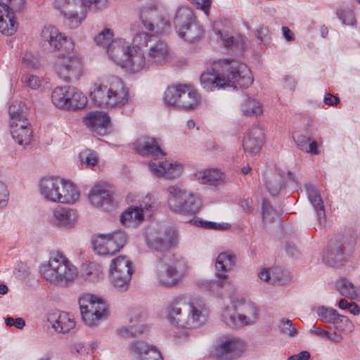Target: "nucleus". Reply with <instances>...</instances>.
I'll use <instances>...</instances> for the list:
<instances>
[{"label":"nucleus","mask_w":360,"mask_h":360,"mask_svg":"<svg viewBox=\"0 0 360 360\" xmlns=\"http://www.w3.org/2000/svg\"><path fill=\"white\" fill-rule=\"evenodd\" d=\"M202 88L207 91L225 89L227 87L247 89L253 82L249 68L243 63L229 59L214 63L211 72L201 74L200 77Z\"/></svg>","instance_id":"obj_1"},{"label":"nucleus","mask_w":360,"mask_h":360,"mask_svg":"<svg viewBox=\"0 0 360 360\" xmlns=\"http://www.w3.org/2000/svg\"><path fill=\"white\" fill-rule=\"evenodd\" d=\"M133 149L141 156L153 159L148 162V167L155 176L172 179L181 175L183 169L181 164L161 160L165 158L166 153L161 149L158 139L141 136L134 143Z\"/></svg>","instance_id":"obj_2"},{"label":"nucleus","mask_w":360,"mask_h":360,"mask_svg":"<svg viewBox=\"0 0 360 360\" xmlns=\"http://www.w3.org/2000/svg\"><path fill=\"white\" fill-rule=\"evenodd\" d=\"M166 313L169 323L176 327L186 328L191 324L197 326L207 321V310L203 302L193 300L188 303L181 295L168 302Z\"/></svg>","instance_id":"obj_3"},{"label":"nucleus","mask_w":360,"mask_h":360,"mask_svg":"<svg viewBox=\"0 0 360 360\" xmlns=\"http://www.w3.org/2000/svg\"><path fill=\"white\" fill-rule=\"evenodd\" d=\"M357 236L356 229H347L342 234L331 239L323 252V262L333 268L345 265L352 254Z\"/></svg>","instance_id":"obj_4"},{"label":"nucleus","mask_w":360,"mask_h":360,"mask_svg":"<svg viewBox=\"0 0 360 360\" xmlns=\"http://www.w3.org/2000/svg\"><path fill=\"white\" fill-rule=\"evenodd\" d=\"M39 192L45 200L52 202H76L80 197V192L72 181L53 176L41 179Z\"/></svg>","instance_id":"obj_5"},{"label":"nucleus","mask_w":360,"mask_h":360,"mask_svg":"<svg viewBox=\"0 0 360 360\" xmlns=\"http://www.w3.org/2000/svg\"><path fill=\"white\" fill-rule=\"evenodd\" d=\"M43 278L57 285L68 286L77 276V268L62 254L51 257L49 263L40 266Z\"/></svg>","instance_id":"obj_6"},{"label":"nucleus","mask_w":360,"mask_h":360,"mask_svg":"<svg viewBox=\"0 0 360 360\" xmlns=\"http://www.w3.org/2000/svg\"><path fill=\"white\" fill-rule=\"evenodd\" d=\"M186 262L178 258L172 252H167L163 257H158L156 266V276L159 283L165 287H173L179 283L182 278V271Z\"/></svg>","instance_id":"obj_7"},{"label":"nucleus","mask_w":360,"mask_h":360,"mask_svg":"<svg viewBox=\"0 0 360 360\" xmlns=\"http://www.w3.org/2000/svg\"><path fill=\"white\" fill-rule=\"evenodd\" d=\"M174 24L179 36L186 41L193 43L204 35L202 25L197 20L193 11L188 6H181L176 12Z\"/></svg>","instance_id":"obj_8"},{"label":"nucleus","mask_w":360,"mask_h":360,"mask_svg":"<svg viewBox=\"0 0 360 360\" xmlns=\"http://www.w3.org/2000/svg\"><path fill=\"white\" fill-rule=\"evenodd\" d=\"M53 68L58 77L67 83L77 81L84 73L81 58L75 54L71 55V51L60 53Z\"/></svg>","instance_id":"obj_9"},{"label":"nucleus","mask_w":360,"mask_h":360,"mask_svg":"<svg viewBox=\"0 0 360 360\" xmlns=\"http://www.w3.org/2000/svg\"><path fill=\"white\" fill-rule=\"evenodd\" d=\"M109 271L115 288L120 292L127 290L134 273L131 261L125 256H119L111 261Z\"/></svg>","instance_id":"obj_10"},{"label":"nucleus","mask_w":360,"mask_h":360,"mask_svg":"<svg viewBox=\"0 0 360 360\" xmlns=\"http://www.w3.org/2000/svg\"><path fill=\"white\" fill-rule=\"evenodd\" d=\"M41 44L51 51H72L75 44L70 38L63 35L58 29L52 25L45 26L41 32Z\"/></svg>","instance_id":"obj_11"},{"label":"nucleus","mask_w":360,"mask_h":360,"mask_svg":"<svg viewBox=\"0 0 360 360\" xmlns=\"http://www.w3.org/2000/svg\"><path fill=\"white\" fill-rule=\"evenodd\" d=\"M83 122L91 131L100 136L106 135L112 130L110 117L103 112H89L83 118Z\"/></svg>","instance_id":"obj_12"},{"label":"nucleus","mask_w":360,"mask_h":360,"mask_svg":"<svg viewBox=\"0 0 360 360\" xmlns=\"http://www.w3.org/2000/svg\"><path fill=\"white\" fill-rule=\"evenodd\" d=\"M243 314L224 316L226 323L231 328H239L255 321L257 319V309L252 302L244 303L242 307Z\"/></svg>","instance_id":"obj_13"},{"label":"nucleus","mask_w":360,"mask_h":360,"mask_svg":"<svg viewBox=\"0 0 360 360\" xmlns=\"http://www.w3.org/2000/svg\"><path fill=\"white\" fill-rule=\"evenodd\" d=\"M264 141V130L259 125L252 126L243 138L244 151L250 155H255L259 152Z\"/></svg>","instance_id":"obj_14"},{"label":"nucleus","mask_w":360,"mask_h":360,"mask_svg":"<svg viewBox=\"0 0 360 360\" xmlns=\"http://www.w3.org/2000/svg\"><path fill=\"white\" fill-rule=\"evenodd\" d=\"M243 347L242 342L236 339H229L217 347L214 354L219 360H233L240 355Z\"/></svg>","instance_id":"obj_15"},{"label":"nucleus","mask_w":360,"mask_h":360,"mask_svg":"<svg viewBox=\"0 0 360 360\" xmlns=\"http://www.w3.org/2000/svg\"><path fill=\"white\" fill-rule=\"evenodd\" d=\"M18 23L15 15L9 10L4 0L0 1V32L6 36L13 35L18 30Z\"/></svg>","instance_id":"obj_16"},{"label":"nucleus","mask_w":360,"mask_h":360,"mask_svg":"<svg viewBox=\"0 0 360 360\" xmlns=\"http://www.w3.org/2000/svg\"><path fill=\"white\" fill-rule=\"evenodd\" d=\"M108 107L114 108L125 105L129 100V91L123 82L117 79L110 86Z\"/></svg>","instance_id":"obj_17"},{"label":"nucleus","mask_w":360,"mask_h":360,"mask_svg":"<svg viewBox=\"0 0 360 360\" xmlns=\"http://www.w3.org/2000/svg\"><path fill=\"white\" fill-rule=\"evenodd\" d=\"M107 248H100L99 250L107 252V255H112L119 252L127 241V235L123 230L118 229L112 233L105 234Z\"/></svg>","instance_id":"obj_18"},{"label":"nucleus","mask_w":360,"mask_h":360,"mask_svg":"<svg viewBox=\"0 0 360 360\" xmlns=\"http://www.w3.org/2000/svg\"><path fill=\"white\" fill-rule=\"evenodd\" d=\"M113 194L114 191L110 184L99 182L91 188L88 198L90 202H113Z\"/></svg>","instance_id":"obj_19"},{"label":"nucleus","mask_w":360,"mask_h":360,"mask_svg":"<svg viewBox=\"0 0 360 360\" xmlns=\"http://www.w3.org/2000/svg\"><path fill=\"white\" fill-rule=\"evenodd\" d=\"M47 320L56 331L58 333H68L75 326L74 319L65 312L57 311L49 314Z\"/></svg>","instance_id":"obj_20"},{"label":"nucleus","mask_w":360,"mask_h":360,"mask_svg":"<svg viewBox=\"0 0 360 360\" xmlns=\"http://www.w3.org/2000/svg\"><path fill=\"white\" fill-rule=\"evenodd\" d=\"M10 130L13 139L19 145H28L33 136V131L30 122L10 124Z\"/></svg>","instance_id":"obj_21"},{"label":"nucleus","mask_w":360,"mask_h":360,"mask_svg":"<svg viewBox=\"0 0 360 360\" xmlns=\"http://www.w3.org/2000/svg\"><path fill=\"white\" fill-rule=\"evenodd\" d=\"M145 64L144 53L139 46L137 49L134 47V49H130L121 67L130 73H136L144 68Z\"/></svg>","instance_id":"obj_22"},{"label":"nucleus","mask_w":360,"mask_h":360,"mask_svg":"<svg viewBox=\"0 0 360 360\" xmlns=\"http://www.w3.org/2000/svg\"><path fill=\"white\" fill-rule=\"evenodd\" d=\"M200 101V95L192 86L188 84V88L184 89L180 95L177 108L186 112L191 111L196 108Z\"/></svg>","instance_id":"obj_23"},{"label":"nucleus","mask_w":360,"mask_h":360,"mask_svg":"<svg viewBox=\"0 0 360 360\" xmlns=\"http://www.w3.org/2000/svg\"><path fill=\"white\" fill-rule=\"evenodd\" d=\"M131 348L138 355V360H163L160 352L153 345L143 341L132 342Z\"/></svg>","instance_id":"obj_24"},{"label":"nucleus","mask_w":360,"mask_h":360,"mask_svg":"<svg viewBox=\"0 0 360 360\" xmlns=\"http://www.w3.org/2000/svg\"><path fill=\"white\" fill-rule=\"evenodd\" d=\"M130 49L124 41L117 39L111 41L107 47V52L112 60L122 66Z\"/></svg>","instance_id":"obj_25"},{"label":"nucleus","mask_w":360,"mask_h":360,"mask_svg":"<svg viewBox=\"0 0 360 360\" xmlns=\"http://www.w3.org/2000/svg\"><path fill=\"white\" fill-rule=\"evenodd\" d=\"M76 220V212L70 208L58 206L53 212V222L57 226L70 228Z\"/></svg>","instance_id":"obj_26"},{"label":"nucleus","mask_w":360,"mask_h":360,"mask_svg":"<svg viewBox=\"0 0 360 360\" xmlns=\"http://www.w3.org/2000/svg\"><path fill=\"white\" fill-rule=\"evenodd\" d=\"M217 35L220 38L224 47L231 49L236 54H241L245 49V39L240 34L233 36L227 32L218 31Z\"/></svg>","instance_id":"obj_27"},{"label":"nucleus","mask_w":360,"mask_h":360,"mask_svg":"<svg viewBox=\"0 0 360 360\" xmlns=\"http://www.w3.org/2000/svg\"><path fill=\"white\" fill-rule=\"evenodd\" d=\"M169 47L163 41L159 40L150 47L149 58L158 65H163L168 60Z\"/></svg>","instance_id":"obj_28"},{"label":"nucleus","mask_w":360,"mask_h":360,"mask_svg":"<svg viewBox=\"0 0 360 360\" xmlns=\"http://www.w3.org/2000/svg\"><path fill=\"white\" fill-rule=\"evenodd\" d=\"M110 87L106 85L95 84L89 96L94 104L100 108L108 107Z\"/></svg>","instance_id":"obj_29"},{"label":"nucleus","mask_w":360,"mask_h":360,"mask_svg":"<svg viewBox=\"0 0 360 360\" xmlns=\"http://www.w3.org/2000/svg\"><path fill=\"white\" fill-rule=\"evenodd\" d=\"M28 109L25 103L19 101L13 102L8 108L10 115V124H15L17 122L26 123L27 119Z\"/></svg>","instance_id":"obj_30"},{"label":"nucleus","mask_w":360,"mask_h":360,"mask_svg":"<svg viewBox=\"0 0 360 360\" xmlns=\"http://www.w3.org/2000/svg\"><path fill=\"white\" fill-rule=\"evenodd\" d=\"M69 98L65 110L77 111L84 108L87 104V98L82 92L72 86L69 91Z\"/></svg>","instance_id":"obj_31"},{"label":"nucleus","mask_w":360,"mask_h":360,"mask_svg":"<svg viewBox=\"0 0 360 360\" xmlns=\"http://www.w3.org/2000/svg\"><path fill=\"white\" fill-rule=\"evenodd\" d=\"M88 311L89 315H92L93 323L88 325L89 326H96L98 321L107 316V308L105 303L102 301L101 299L98 298L94 295V299L92 300V303L89 305Z\"/></svg>","instance_id":"obj_32"},{"label":"nucleus","mask_w":360,"mask_h":360,"mask_svg":"<svg viewBox=\"0 0 360 360\" xmlns=\"http://www.w3.org/2000/svg\"><path fill=\"white\" fill-rule=\"evenodd\" d=\"M188 88V84H176L169 86L166 89L163 100L167 107H174L177 108V104L179 103L180 95L184 89Z\"/></svg>","instance_id":"obj_33"},{"label":"nucleus","mask_w":360,"mask_h":360,"mask_svg":"<svg viewBox=\"0 0 360 360\" xmlns=\"http://www.w3.org/2000/svg\"><path fill=\"white\" fill-rule=\"evenodd\" d=\"M198 178L203 184L217 186L224 181V174L218 169H209L200 172Z\"/></svg>","instance_id":"obj_34"},{"label":"nucleus","mask_w":360,"mask_h":360,"mask_svg":"<svg viewBox=\"0 0 360 360\" xmlns=\"http://www.w3.org/2000/svg\"><path fill=\"white\" fill-rule=\"evenodd\" d=\"M71 86H57L51 94V101L56 107L65 110L67 106Z\"/></svg>","instance_id":"obj_35"},{"label":"nucleus","mask_w":360,"mask_h":360,"mask_svg":"<svg viewBox=\"0 0 360 360\" xmlns=\"http://www.w3.org/2000/svg\"><path fill=\"white\" fill-rule=\"evenodd\" d=\"M144 219L143 209L139 207H129L120 215L121 224L126 226L131 222L142 221Z\"/></svg>","instance_id":"obj_36"},{"label":"nucleus","mask_w":360,"mask_h":360,"mask_svg":"<svg viewBox=\"0 0 360 360\" xmlns=\"http://www.w3.org/2000/svg\"><path fill=\"white\" fill-rule=\"evenodd\" d=\"M236 257L229 252H223L219 254L215 262L217 271L227 272L235 265Z\"/></svg>","instance_id":"obj_37"},{"label":"nucleus","mask_w":360,"mask_h":360,"mask_svg":"<svg viewBox=\"0 0 360 360\" xmlns=\"http://www.w3.org/2000/svg\"><path fill=\"white\" fill-rule=\"evenodd\" d=\"M94 295L86 294L80 297L78 301L82 319L86 325H91L93 323L92 315H89L90 314L88 311V309L89 305L92 303V300H94Z\"/></svg>","instance_id":"obj_38"},{"label":"nucleus","mask_w":360,"mask_h":360,"mask_svg":"<svg viewBox=\"0 0 360 360\" xmlns=\"http://www.w3.org/2000/svg\"><path fill=\"white\" fill-rule=\"evenodd\" d=\"M265 185L269 193L276 196L283 187V178L280 174L274 172L266 178Z\"/></svg>","instance_id":"obj_39"},{"label":"nucleus","mask_w":360,"mask_h":360,"mask_svg":"<svg viewBox=\"0 0 360 360\" xmlns=\"http://www.w3.org/2000/svg\"><path fill=\"white\" fill-rule=\"evenodd\" d=\"M262 204V217L264 223L271 222L276 217H278L283 214V209L281 205L275 204Z\"/></svg>","instance_id":"obj_40"},{"label":"nucleus","mask_w":360,"mask_h":360,"mask_svg":"<svg viewBox=\"0 0 360 360\" xmlns=\"http://www.w3.org/2000/svg\"><path fill=\"white\" fill-rule=\"evenodd\" d=\"M337 290L344 297L350 299L356 298V290L354 284L345 278H340L335 282Z\"/></svg>","instance_id":"obj_41"},{"label":"nucleus","mask_w":360,"mask_h":360,"mask_svg":"<svg viewBox=\"0 0 360 360\" xmlns=\"http://www.w3.org/2000/svg\"><path fill=\"white\" fill-rule=\"evenodd\" d=\"M56 4L58 6L63 5V8H61V14L71 22H75L77 26L84 19L85 15L80 18L78 16L77 11L69 9V6H70V1L69 0H56Z\"/></svg>","instance_id":"obj_42"},{"label":"nucleus","mask_w":360,"mask_h":360,"mask_svg":"<svg viewBox=\"0 0 360 360\" xmlns=\"http://www.w3.org/2000/svg\"><path fill=\"white\" fill-rule=\"evenodd\" d=\"M335 329L340 333L349 334L354 329V326L350 319L344 315L338 314L333 323Z\"/></svg>","instance_id":"obj_43"},{"label":"nucleus","mask_w":360,"mask_h":360,"mask_svg":"<svg viewBox=\"0 0 360 360\" xmlns=\"http://www.w3.org/2000/svg\"><path fill=\"white\" fill-rule=\"evenodd\" d=\"M169 209L174 213L183 216H192L195 214L200 207L196 204H169Z\"/></svg>","instance_id":"obj_44"},{"label":"nucleus","mask_w":360,"mask_h":360,"mask_svg":"<svg viewBox=\"0 0 360 360\" xmlns=\"http://www.w3.org/2000/svg\"><path fill=\"white\" fill-rule=\"evenodd\" d=\"M85 11L96 13L107 8L108 0H79Z\"/></svg>","instance_id":"obj_45"},{"label":"nucleus","mask_w":360,"mask_h":360,"mask_svg":"<svg viewBox=\"0 0 360 360\" xmlns=\"http://www.w3.org/2000/svg\"><path fill=\"white\" fill-rule=\"evenodd\" d=\"M316 313L319 318L324 323H333L338 315V311L331 307L319 306L316 309Z\"/></svg>","instance_id":"obj_46"},{"label":"nucleus","mask_w":360,"mask_h":360,"mask_svg":"<svg viewBox=\"0 0 360 360\" xmlns=\"http://www.w3.org/2000/svg\"><path fill=\"white\" fill-rule=\"evenodd\" d=\"M241 110L245 115H258L262 114V108L256 100L248 98L241 105Z\"/></svg>","instance_id":"obj_47"},{"label":"nucleus","mask_w":360,"mask_h":360,"mask_svg":"<svg viewBox=\"0 0 360 360\" xmlns=\"http://www.w3.org/2000/svg\"><path fill=\"white\" fill-rule=\"evenodd\" d=\"M311 133L309 130L306 129L304 131H295L292 133V138L297 148L301 150H307V146L311 141Z\"/></svg>","instance_id":"obj_48"},{"label":"nucleus","mask_w":360,"mask_h":360,"mask_svg":"<svg viewBox=\"0 0 360 360\" xmlns=\"http://www.w3.org/2000/svg\"><path fill=\"white\" fill-rule=\"evenodd\" d=\"M147 243L150 248L161 253L160 257H163L167 252H171L166 240L161 237L157 236L153 239H148Z\"/></svg>","instance_id":"obj_49"},{"label":"nucleus","mask_w":360,"mask_h":360,"mask_svg":"<svg viewBox=\"0 0 360 360\" xmlns=\"http://www.w3.org/2000/svg\"><path fill=\"white\" fill-rule=\"evenodd\" d=\"M314 210L316 213L317 219L321 225L326 226V219L331 209V204H312Z\"/></svg>","instance_id":"obj_50"},{"label":"nucleus","mask_w":360,"mask_h":360,"mask_svg":"<svg viewBox=\"0 0 360 360\" xmlns=\"http://www.w3.org/2000/svg\"><path fill=\"white\" fill-rule=\"evenodd\" d=\"M146 327L143 326H132L130 327H122L117 330L119 335L124 338H134L139 334L144 333Z\"/></svg>","instance_id":"obj_51"},{"label":"nucleus","mask_w":360,"mask_h":360,"mask_svg":"<svg viewBox=\"0 0 360 360\" xmlns=\"http://www.w3.org/2000/svg\"><path fill=\"white\" fill-rule=\"evenodd\" d=\"M169 193V200L178 201L179 202H188L187 198L188 195L193 196V194H188L186 191L181 190L178 186H172L167 188Z\"/></svg>","instance_id":"obj_52"},{"label":"nucleus","mask_w":360,"mask_h":360,"mask_svg":"<svg viewBox=\"0 0 360 360\" xmlns=\"http://www.w3.org/2000/svg\"><path fill=\"white\" fill-rule=\"evenodd\" d=\"M194 224L199 227L213 230H227L231 227V225L228 223L220 224L202 219L195 220Z\"/></svg>","instance_id":"obj_53"},{"label":"nucleus","mask_w":360,"mask_h":360,"mask_svg":"<svg viewBox=\"0 0 360 360\" xmlns=\"http://www.w3.org/2000/svg\"><path fill=\"white\" fill-rule=\"evenodd\" d=\"M105 234L103 233H99L97 236H94L92 237L91 245L96 254L103 256L107 255V252H103V251L99 250L100 247L101 248H103L105 249L108 247L107 244L105 243Z\"/></svg>","instance_id":"obj_54"},{"label":"nucleus","mask_w":360,"mask_h":360,"mask_svg":"<svg viewBox=\"0 0 360 360\" xmlns=\"http://www.w3.org/2000/svg\"><path fill=\"white\" fill-rule=\"evenodd\" d=\"M112 37V31L110 29H105L96 36L94 41L97 45L108 47L111 41H113Z\"/></svg>","instance_id":"obj_55"},{"label":"nucleus","mask_w":360,"mask_h":360,"mask_svg":"<svg viewBox=\"0 0 360 360\" xmlns=\"http://www.w3.org/2000/svg\"><path fill=\"white\" fill-rule=\"evenodd\" d=\"M154 16V13L149 8H144L141 11L139 18L144 27L149 31L154 30V25L152 20Z\"/></svg>","instance_id":"obj_56"},{"label":"nucleus","mask_w":360,"mask_h":360,"mask_svg":"<svg viewBox=\"0 0 360 360\" xmlns=\"http://www.w3.org/2000/svg\"><path fill=\"white\" fill-rule=\"evenodd\" d=\"M166 243L169 248H174L179 243V232L176 227L169 226L165 229Z\"/></svg>","instance_id":"obj_57"},{"label":"nucleus","mask_w":360,"mask_h":360,"mask_svg":"<svg viewBox=\"0 0 360 360\" xmlns=\"http://www.w3.org/2000/svg\"><path fill=\"white\" fill-rule=\"evenodd\" d=\"M100 275V271L98 269L95 268L94 264L87 266L82 271V276L85 281L90 282H95L98 281Z\"/></svg>","instance_id":"obj_58"},{"label":"nucleus","mask_w":360,"mask_h":360,"mask_svg":"<svg viewBox=\"0 0 360 360\" xmlns=\"http://www.w3.org/2000/svg\"><path fill=\"white\" fill-rule=\"evenodd\" d=\"M336 14L344 25H353L356 22L354 15L352 11L340 9L337 11Z\"/></svg>","instance_id":"obj_59"},{"label":"nucleus","mask_w":360,"mask_h":360,"mask_svg":"<svg viewBox=\"0 0 360 360\" xmlns=\"http://www.w3.org/2000/svg\"><path fill=\"white\" fill-rule=\"evenodd\" d=\"M304 187L310 202H323L319 192L314 185L309 183L306 184Z\"/></svg>","instance_id":"obj_60"},{"label":"nucleus","mask_w":360,"mask_h":360,"mask_svg":"<svg viewBox=\"0 0 360 360\" xmlns=\"http://www.w3.org/2000/svg\"><path fill=\"white\" fill-rule=\"evenodd\" d=\"M283 326L281 328V331L287 334L290 337H295L298 334V330L292 324V321L288 319H282L281 320Z\"/></svg>","instance_id":"obj_61"},{"label":"nucleus","mask_w":360,"mask_h":360,"mask_svg":"<svg viewBox=\"0 0 360 360\" xmlns=\"http://www.w3.org/2000/svg\"><path fill=\"white\" fill-rule=\"evenodd\" d=\"M81 160L87 166H94L98 162L96 153L92 151H84L79 155Z\"/></svg>","instance_id":"obj_62"},{"label":"nucleus","mask_w":360,"mask_h":360,"mask_svg":"<svg viewBox=\"0 0 360 360\" xmlns=\"http://www.w3.org/2000/svg\"><path fill=\"white\" fill-rule=\"evenodd\" d=\"M21 79L22 82L25 83L32 89H36L40 86L41 82L36 75L29 74L23 75Z\"/></svg>","instance_id":"obj_63"},{"label":"nucleus","mask_w":360,"mask_h":360,"mask_svg":"<svg viewBox=\"0 0 360 360\" xmlns=\"http://www.w3.org/2000/svg\"><path fill=\"white\" fill-rule=\"evenodd\" d=\"M9 10L14 14L15 12H21L25 8V0H4Z\"/></svg>","instance_id":"obj_64"}]
</instances>
